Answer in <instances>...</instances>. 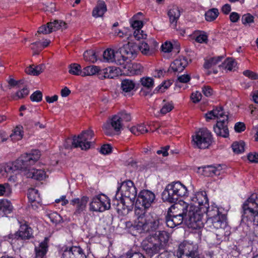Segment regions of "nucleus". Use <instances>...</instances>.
I'll return each instance as SVG.
<instances>
[{"label": "nucleus", "mask_w": 258, "mask_h": 258, "mask_svg": "<svg viewBox=\"0 0 258 258\" xmlns=\"http://www.w3.org/2000/svg\"><path fill=\"white\" fill-rule=\"evenodd\" d=\"M69 72L73 75L81 76L82 74V70L81 66L78 63H72L69 66Z\"/></svg>", "instance_id": "44"}, {"label": "nucleus", "mask_w": 258, "mask_h": 258, "mask_svg": "<svg viewBox=\"0 0 258 258\" xmlns=\"http://www.w3.org/2000/svg\"><path fill=\"white\" fill-rule=\"evenodd\" d=\"M93 136L94 133L92 130L84 131L77 137L75 136L73 138L72 146L74 148H80L84 150L89 149Z\"/></svg>", "instance_id": "9"}, {"label": "nucleus", "mask_w": 258, "mask_h": 258, "mask_svg": "<svg viewBox=\"0 0 258 258\" xmlns=\"http://www.w3.org/2000/svg\"><path fill=\"white\" fill-rule=\"evenodd\" d=\"M18 237L20 240H29L33 237V230L27 224H21L17 231Z\"/></svg>", "instance_id": "23"}, {"label": "nucleus", "mask_w": 258, "mask_h": 258, "mask_svg": "<svg viewBox=\"0 0 258 258\" xmlns=\"http://www.w3.org/2000/svg\"><path fill=\"white\" fill-rule=\"evenodd\" d=\"M222 64V65L219 64L218 66V67H224L225 69H227L229 71H232L233 69L235 67L236 65V62L234 61V60L233 58H228L224 61V62Z\"/></svg>", "instance_id": "48"}, {"label": "nucleus", "mask_w": 258, "mask_h": 258, "mask_svg": "<svg viewBox=\"0 0 258 258\" xmlns=\"http://www.w3.org/2000/svg\"><path fill=\"white\" fill-rule=\"evenodd\" d=\"M157 258H176L175 255L171 252L168 251H164L160 253Z\"/></svg>", "instance_id": "62"}, {"label": "nucleus", "mask_w": 258, "mask_h": 258, "mask_svg": "<svg viewBox=\"0 0 258 258\" xmlns=\"http://www.w3.org/2000/svg\"><path fill=\"white\" fill-rule=\"evenodd\" d=\"M106 11L107 6L105 2L103 1H98L92 11V16L95 18L101 17Z\"/></svg>", "instance_id": "30"}, {"label": "nucleus", "mask_w": 258, "mask_h": 258, "mask_svg": "<svg viewBox=\"0 0 258 258\" xmlns=\"http://www.w3.org/2000/svg\"><path fill=\"white\" fill-rule=\"evenodd\" d=\"M244 146L245 144L242 141L235 142L232 144L231 148L235 153L239 154L244 152Z\"/></svg>", "instance_id": "46"}, {"label": "nucleus", "mask_w": 258, "mask_h": 258, "mask_svg": "<svg viewBox=\"0 0 258 258\" xmlns=\"http://www.w3.org/2000/svg\"><path fill=\"white\" fill-rule=\"evenodd\" d=\"M184 217V216L171 214V213L167 214L166 217V225L170 228H174L182 223Z\"/></svg>", "instance_id": "24"}, {"label": "nucleus", "mask_w": 258, "mask_h": 258, "mask_svg": "<svg viewBox=\"0 0 258 258\" xmlns=\"http://www.w3.org/2000/svg\"><path fill=\"white\" fill-rule=\"evenodd\" d=\"M88 200V197L83 196L81 199L76 198L71 201V204L72 205L76 206V209L74 212L75 215H79L85 210Z\"/></svg>", "instance_id": "20"}, {"label": "nucleus", "mask_w": 258, "mask_h": 258, "mask_svg": "<svg viewBox=\"0 0 258 258\" xmlns=\"http://www.w3.org/2000/svg\"><path fill=\"white\" fill-rule=\"evenodd\" d=\"M110 208V200L104 194L95 196L90 203V210L92 211L103 212Z\"/></svg>", "instance_id": "11"}, {"label": "nucleus", "mask_w": 258, "mask_h": 258, "mask_svg": "<svg viewBox=\"0 0 258 258\" xmlns=\"http://www.w3.org/2000/svg\"><path fill=\"white\" fill-rule=\"evenodd\" d=\"M47 216L55 224L59 223L62 220L61 216L56 212H51L47 214Z\"/></svg>", "instance_id": "51"}, {"label": "nucleus", "mask_w": 258, "mask_h": 258, "mask_svg": "<svg viewBox=\"0 0 258 258\" xmlns=\"http://www.w3.org/2000/svg\"><path fill=\"white\" fill-rule=\"evenodd\" d=\"M223 58L224 57L223 56H218L205 60L204 68L206 70H213V71H208L207 73L208 75H210L212 73L214 74H217L218 73V70H215L214 67L220 62H221Z\"/></svg>", "instance_id": "21"}, {"label": "nucleus", "mask_w": 258, "mask_h": 258, "mask_svg": "<svg viewBox=\"0 0 258 258\" xmlns=\"http://www.w3.org/2000/svg\"><path fill=\"white\" fill-rule=\"evenodd\" d=\"M42 93L40 91L34 92L31 96L30 99L32 101L40 102L42 100Z\"/></svg>", "instance_id": "56"}, {"label": "nucleus", "mask_w": 258, "mask_h": 258, "mask_svg": "<svg viewBox=\"0 0 258 258\" xmlns=\"http://www.w3.org/2000/svg\"><path fill=\"white\" fill-rule=\"evenodd\" d=\"M191 201L194 203H197L200 206H204L205 208H207L206 205H208L207 194L204 191L197 192L191 198Z\"/></svg>", "instance_id": "29"}, {"label": "nucleus", "mask_w": 258, "mask_h": 258, "mask_svg": "<svg viewBox=\"0 0 258 258\" xmlns=\"http://www.w3.org/2000/svg\"><path fill=\"white\" fill-rule=\"evenodd\" d=\"M222 168L220 165L217 167L208 165L203 168V174L206 176L220 175Z\"/></svg>", "instance_id": "32"}, {"label": "nucleus", "mask_w": 258, "mask_h": 258, "mask_svg": "<svg viewBox=\"0 0 258 258\" xmlns=\"http://www.w3.org/2000/svg\"><path fill=\"white\" fill-rule=\"evenodd\" d=\"M124 69H127L126 75L129 76L140 75L143 72V67L139 63H127L125 66L123 67Z\"/></svg>", "instance_id": "28"}, {"label": "nucleus", "mask_w": 258, "mask_h": 258, "mask_svg": "<svg viewBox=\"0 0 258 258\" xmlns=\"http://www.w3.org/2000/svg\"><path fill=\"white\" fill-rule=\"evenodd\" d=\"M85 60L91 62H95L97 60V56L95 51L93 50L86 51L83 54Z\"/></svg>", "instance_id": "49"}, {"label": "nucleus", "mask_w": 258, "mask_h": 258, "mask_svg": "<svg viewBox=\"0 0 258 258\" xmlns=\"http://www.w3.org/2000/svg\"><path fill=\"white\" fill-rule=\"evenodd\" d=\"M158 242V241L152 236L144 242L143 248L148 256L151 257L160 252L161 250H164Z\"/></svg>", "instance_id": "14"}, {"label": "nucleus", "mask_w": 258, "mask_h": 258, "mask_svg": "<svg viewBox=\"0 0 258 258\" xmlns=\"http://www.w3.org/2000/svg\"><path fill=\"white\" fill-rule=\"evenodd\" d=\"M126 56L121 53L120 50L118 49L117 51L115 52V58L114 62L118 65H122L123 67L130 62L131 60L128 58H125Z\"/></svg>", "instance_id": "35"}, {"label": "nucleus", "mask_w": 258, "mask_h": 258, "mask_svg": "<svg viewBox=\"0 0 258 258\" xmlns=\"http://www.w3.org/2000/svg\"><path fill=\"white\" fill-rule=\"evenodd\" d=\"M48 251L47 243L43 241L38 246L35 247V256L34 258H46V254Z\"/></svg>", "instance_id": "31"}, {"label": "nucleus", "mask_w": 258, "mask_h": 258, "mask_svg": "<svg viewBox=\"0 0 258 258\" xmlns=\"http://www.w3.org/2000/svg\"><path fill=\"white\" fill-rule=\"evenodd\" d=\"M115 71H116V69L113 67L105 68L98 74L99 78L101 79L105 78L113 79L118 75V74H115Z\"/></svg>", "instance_id": "33"}, {"label": "nucleus", "mask_w": 258, "mask_h": 258, "mask_svg": "<svg viewBox=\"0 0 258 258\" xmlns=\"http://www.w3.org/2000/svg\"><path fill=\"white\" fill-rule=\"evenodd\" d=\"M219 14L218 10L216 8H213L206 12L205 19L207 21L212 22L218 17Z\"/></svg>", "instance_id": "41"}, {"label": "nucleus", "mask_w": 258, "mask_h": 258, "mask_svg": "<svg viewBox=\"0 0 258 258\" xmlns=\"http://www.w3.org/2000/svg\"><path fill=\"white\" fill-rule=\"evenodd\" d=\"M228 117L225 116V119H220L217 121L214 126V131L218 136L223 138H228L229 135V130L227 127Z\"/></svg>", "instance_id": "16"}, {"label": "nucleus", "mask_w": 258, "mask_h": 258, "mask_svg": "<svg viewBox=\"0 0 258 258\" xmlns=\"http://www.w3.org/2000/svg\"><path fill=\"white\" fill-rule=\"evenodd\" d=\"M211 133L207 128H202L192 136L193 146L200 149L208 148L213 142Z\"/></svg>", "instance_id": "7"}, {"label": "nucleus", "mask_w": 258, "mask_h": 258, "mask_svg": "<svg viewBox=\"0 0 258 258\" xmlns=\"http://www.w3.org/2000/svg\"><path fill=\"white\" fill-rule=\"evenodd\" d=\"M256 198L255 194H252L242 205V222H245V219L251 217V214H254L257 211V208L253 200Z\"/></svg>", "instance_id": "13"}, {"label": "nucleus", "mask_w": 258, "mask_h": 258, "mask_svg": "<svg viewBox=\"0 0 258 258\" xmlns=\"http://www.w3.org/2000/svg\"><path fill=\"white\" fill-rule=\"evenodd\" d=\"M251 217L245 219V222H242L245 224H248L249 223H253L254 225L258 226V212L254 213V214H251Z\"/></svg>", "instance_id": "53"}, {"label": "nucleus", "mask_w": 258, "mask_h": 258, "mask_svg": "<svg viewBox=\"0 0 258 258\" xmlns=\"http://www.w3.org/2000/svg\"><path fill=\"white\" fill-rule=\"evenodd\" d=\"M137 218L133 225V228L139 233L156 232L163 228L164 221L157 216L147 214L143 209L135 210Z\"/></svg>", "instance_id": "2"}, {"label": "nucleus", "mask_w": 258, "mask_h": 258, "mask_svg": "<svg viewBox=\"0 0 258 258\" xmlns=\"http://www.w3.org/2000/svg\"><path fill=\"white\" fill-rule=\"evenodd\" d=\"M130 131L133 134L136 136H139L148 132L146 126L142 124L132 127L131 128Z\"/></svg>", "instance_id": "45"}, {"label": "nucleus", "mask_w": 258, "mask_h": 258, "mask_svg": "<svg viewBox=\"0 0 258 258\" xmlns=\"http://www.w3.org/2000/svg\"><path fill=\"white\" fill-rule=\"evenodd\" d=\"M187 65V59L184 57H179L171 63L170 68L175 72H181Z\"/></svg>", "instance_id": "26"}, {"label": "nucleus", "mask_w": 258, "mask_h": 258, "mask_svg": "<svg viewBox=\"0 0 258 258\" xmlns=\"http://www.w3.org/2000/svg\"><path fill=\"white\" fill-rule=\"evenodd\" d=\"M207 121L211 119H215L216 118H223L225 119V116H228L225 114L223 108L221 106L216 107L212 110L208 112L205 115Z\"/></svg>", "instance_id": "25"}, {"label": "nucleus", "mask_w": 258, "mask_h": 258, "mask_svg": "<svg viewBox=\"0 0 258 258\" xmlns=\"http://www.w3.org/2000/svg\"><path fill=\"white\" fill-rule=\"evenodd\" d=\"M40 157V153L36 150L23 154L13 163L5 165L4 167L5 172L7 174H11L15 172H19L20 171L24 173V170L27 166L33 165Z\"/></svg>", "instance_id": "4"}, {"label": "nucleus", "mask_w": 258, "mask_h": 258, "mask_svg": "<svg viewBox=\"0 0 258 258\" xmlns=\"http://www.w3.org/2000/svg\"><path fill=\"white\" fill-rule=\"evenodd\" d=\"M186 187L179 181L172 182L167 184L162 193V199L169 203H175L168 211V214L184 216V219L190 205L182 201L175 203L180 198L187 196Z\"/></svg>", "instance_id": "1"}, {"label": "nucleus", "mask_w": 258, "mask_h": 258, "mask_svg": "<svg viewBox=\"0 0 258 258\" xmlns=\"http://www.w3.org/2000/svg\"><path fill=\"white\" fill-rule=\"evenodd\" d=\"M29 94V90L27 88L24 87L22 90L18 91L16 93V96L18 99L22 98L27 96Z\"/></svg>", "instance_id": "61"}, {"label": "nucleus", "mask_w": 258, "mask_h": 258, "mask_svg": "<svg viewBox=\"0 0 258 258\" xmlns=\"http://www.w3.org/2000/svg\"><path fill=\"white\" fill-rule=\"evenodd\" d=\"M44 64H40L33 67V66H30L25 69V72L29 75L33 76H38L44 70Z\"/></svg>", "instance_id": "36"}, {"label": "nucleus", "mask_w": 258, "mask_h": 258, "mask_svg": "<svg viewBox=\"0 0 258 258\" xmlns=\"http://www.w3.org/2000/svg\"><path fill=\"white\" fill-rule=\"evenodd\" d=\"M135 87V84L133 81L130 79H124L121 82V87L124 92H130Z\"/></svg>", "instance_id": "40"}, {"label": "nucleus", "mask_w": 258, "mask_h": 258, "mask_svg": "<svg viewBox=\"0 0 258 258\" xmlns=\"http://www.w3.org/2000/svg\"><path fill=\"white\" fill-rule=\"evenodd\" d=\"M111 147L110 145L105 144L103 145L100 150V152L102 154H108L111 152Z\"/></svg>", "instance_id": "63"}, {"label": "nucleus", "mask_w": 258, "mask_h": 258, "mask_svg": "<svg viewBox=\"0 0 258 258\" xmlns=\"http://www.w3.org/2000/svg\"><path fill=\"white\" fill-rule=\"evenodd\" d=\"M207 216L208 218L204 226L208 230H225L227 227L226 216L220 212L217 207L212 208L211 209L208 208L207 210Z\"/></svg>", "instance_id": "5"}, {"label": "nucleus", "mask_w": 258, "mask_h": 258, "mask_svg": "<svg viewBox=\"0 0 258 258\" xmlns=\"http://www.w3.org/2000/svg\"><path fill=\"white\" fill-rule=\"evenodd\" d=\"M155 199V194L149 190L141 191L138 196L135 206V210L137 209L144 210L147 212L148 209L151 206Z\"/></svg>", "instance_id": "10"}, {"label": "nucleus", "mask_w": 258, "mask_h": 258, "mask_svg": "<svg viewBox=\"0 0 258 258\" xmlns=\"http://www.w3.org/2000/svg\"><path fill=\"white\" fill-rule=\"evenodd\" d=\"M137 195V190L132 181L127 180L122 182L118 187L115 195L117 206H121L122 209L128 210L130 207L134 205Z\"/></svg>", "instance_id": "3"}, {"label": "nucleus", "mask_w": 258, "mask_h": 258, "mask_svg": "<svg viewBox=\"0 0 258 258\" xmlns=\"http://www.w3.org/2000/svg\"><path fill=\"white\" fill-rule=\"evenodd\" d=\"M47 25H48V27L50 28L51 32L59 29H66L67 28V24L60 20H54L53 22L48 23Z\"/></svg>", "instance_id": "34"}, {"label": "nucleus", "mask_w": 258, "mask_h": 258, "mask_svg": "<svg viewBox=\"0 0 258 258\" xmlns=\"http://www.w3.org/2000/svg\"><path fill=\"white\" fill-rule=\"evenodd\" d=\"M152 237L155 238L156 240L158 241V243L165 249L166 244L169 240V234L168 233L160 230L156 231Z\"/></svg>", "instance_id": "27"}, {"label": "nucleus", "mask_w": 258, "mask_h": 258, "mask_svg": "<svg viewBox=\"0 0 258 258\" xmlns=\"http://www.w3.org/2000/svg\"><path fill=\"white\" fill-rule=\"evenodd\" d=\"M115 58V52L111 48H107L103 52V58L109 62H113Z\"/></svg>", "instance_id": "43"}, {"label": "nucleus", "mask_w": 258, "mask_h": 258, "mask_svg": "<svg viewBox=\"0 0 258 258\" xmlns=\"http://www.w3.org/2000/svg\"><path fill=\"white\" fill-rule=\"evenodd\" d=\"M173 108V104L171 102L166 103L163 105L160 110V112L163 114H165L170 112Z\"/></svg>", "instance_id": "55"}, {"label": "nucleus", "mask_w": 258, "mask_h": 258, "mask_svg": "<svg viewBox=\"0 0 258 258\" xmlns=\"http://www.w3.org/2000/svg\"><path fill=\"white\" fill-rule=\"evenodd\" d=\"M141 84L148 89H151L153 87L154 80L150 77L143 78L141 79Z\"/></svg>", "instance_id": "50"}, {"label": "nucleus", "mask_w": 258, "mask_h": 258, "mask_svg": "<svg viewBox=\"0 0 258 258\" xmlns=\"http://www.w3.org/2000/svg\"><path fill=\"white\" fill-rule=\"evenodd\" d=\"M12 193V186L9 183L0 184V196L9 197Z\"/></svg>", "instance_id": "42"}, {"label": "nucleus", "mask_w": 258, "mask_h": 258, "mask_svg": "<svg viewBox=\"0 0 258 258\" xmlns=\"http://www.w3.org/2000/svg\"><path fill=\"white\" fill-rule=\"evenodd\" d=\"M204 214L199 208L190 205L185 220L189 228L193 229H200L205 227L203 220Z\"/></svg>", "instance_id": "6"}, {"label": "nucleus", "mask_w": 258, "mask_h": 258, "mask_svg": "<svg viewBox=\"0 0 258 258\" xmlns=\"http://www.w3.org/2000/svg\"><path fill=\"white\" fill-rule=\"evenodd\" d=\"M195 40L199 43H202L207 42L208 36L204 31H198L194 33Z\"/></svg>", "instance_id": "47"}, {"label": "nucleus", "mask_w": 258, "mask_h": 258, "mask_svg": "<svg viewBox=\"0 0 258 258\" xmlns=\"http://www.w3.org/2000/svg\"><path fill=\"white\" fill-rule=\"evenodd\" d=\"M241 21L243 24H250L253 23L254 17L249 13H247L242 16Z\"/></svg>", "instance_id": "52"}, {"label": "nucleus", "mask_w": 258, "mask_h": 258, "mask_svg": "<svg viewBox=\"0 0 258 258\" xmlns=\"http://www.w3.org/2000/svg\"><path fill=\"white\" fill-rule=\"evenodd\" d=\"M177 256L178 258H200L198 246L187 241L179 244Z\"/></svg>", "instance_id": "8"}, {"label": "nucleus", "mask_w": 258, "mask_h": 258, "mask_svg": "<svg viewBox=\"0 0 258 258\" xmlns=\"http://www.w3.org/2000/svg\"><path fill=\"white\" fill-rule=\"evenodd\" d=\"M247 158L251 163H258V154L255 152L249 153Z\"/></svg>", "instance_id": "64"}, {"label": "nucleus", "mask_w": 258, "mask_h": 258, "mask_svg": "<svg viewBox=\"0 0 258 258\" xmlns=\"http://www.w3.org/2000/svg\"><path fill=\"white\" fill-rule=\"evenodd\" d=\"M173 46L171 43L169 42H165L161 46V50L163 52L165 53H169L172 50Z\"/></svg>", "instance_id": "59"}, {"label": "nucleus", "mask_w": 258, "mask_h": 258, "mask_svg": "<svg viewBox=\"0 0 258 258\" xmlns=\"http://www.w3.org/2000/svg\"><path fill=\"white\" fill-rule=\"evenodd\" d=\"M123 123L120 121L119 116L117 114L113 115L103 126L104 133L108 136L113 134L112 129L118 133L122 129Z\"/></svg>", "instance_id": "12"}, {"label": "nucleus", "mask_w": 258, "mask_h": 258, "mask_svg": "<svg viewBox=\"0 0 258 258\" xmlns=\"http://www.w3.org/2000/svg\"><path fill=\"white\" fill-rule=\"evenodd\" d=\"M100 69L99 67L96 66H89L85 67L82 70V76H93L99 73Z\"/></svg>", "instance_id": "38"}, {"label": "nucleus", "mask_w": 258, "mask_h": 258, "mask_svg": "<svg viewBox=\"0 0 258 258\" xmlns=\"http://www.w3.org/2000/svg\"><path fill=\"white\" fill-rule=\"evenodd\" d=\"M158 46L157 42L154 39L148 41V42L143 41L138 45L139 50L147 56L153 55L156 50Z\"/></svg>", "instance_id": "15"}, {"label": "nucleus", "mask_w": 258, "mask_h": 258, "mask_svg": "<svg viewBox=\"0 0 258 258\" xmlns=\"http://www.w3.org/2000/svg\"><path fill=\"white\" fill-rule=\"evenodd\" d=\"M23 137V128L22 126H17L13 131L10 137L13 141H17L22 139Z\"/></svg>", "instance_id": "37"}, {"label": "nucleus", "mask_w": 258, "mask_h": 258, "mask_svg": "<svg viewBox=\"0 0 258 258\" xmlns=\"http://www.w3.org/2000/svg\"><path fill=\"white\" fill-rule=\"evenodd\" d=\"M63 252L65 258H87L84 250L79 246L66 247Z\"/></svg>", "instance_id": "17"}, {"label": "nucleus", "mask_w": 258, "mask_h": 258, "mask_svg": "<svg viewBox=\"0 0 258 258\" xmlns=\"http://www.w3.org/2000/svg\"><path fill=\"white\" fill-rule=\"evenodd\" d=\"M243 74L249 78V79H252V80H257L258 79V75L250 70H245L243 72Z\"/></svg>", "instance_id": "60"}, {"label": "nucleus", "mask_w": 258, "mask_h": 258, "mask_svg": "<svg viewBox=\"0 0 258 258\" xmlns=\"http://www.w3.org/2000/svg\"><path fill=\"white\" fill-rule=\"evenodd\" d=\"M27 166L24 170V175L27 178H31L37 180H42L46 178V173L44 170L35 168L29 169Z\"/></svg>", "instance_id": "19"}, {"label": "nucleus", "mask_w": 258, "mask_h": 258, "mask_svg": "<svg viewBox=\"0 0 258 258\" xmlns=\"http://www.w3.org/2000/svg\"><path fill=\"white\" fill-rule=\"evenodd\" d=\"M180 11L176 6H173L168 9L167 15L169 19L170 24L173 28L176 27V24L180 16Z\"/></svg>", "instance_id": "22"}, {"label": "nucleus", "mask_w": 258, "mask_h": 258, "mask_svg": "<svg viewBox=\"0 0 258 258\" xmlns=\"http://www.w3.org/2000/svg\"><path fill=\"white\" fill-rule=\"evenodd\" d=\"M28 198L29 200L32 203L36 202L37 204H40L41 202L38 190L36 189H30L28 191Z\"/></svg>", "instance_id": "39"}, {"label": "nucleus", "mask_w": 258, "mask_h": 258, "mask_svg": "<svg viewBox=\"0 0 258 258\" xmlns=\"http://www.w3.org/2000/svg\"><path fill=\"white\" fill-rule=\"evenodd\" d=\"M120 118V121L123 123L124 122H128L131 120L130 114L124 111L119 112L117 114Z\"/></svg>", "instance_id": "54"}, {"label": "nucleus", "mask_w": 258, "mask_h": 258, "mask_svg": "<svg viewBox=\"0 0 258 258\" xmlns=\"http://www.w3.org/2000/svg\"><path fill=\"white\" fill-rule=\"evenodd\" d=\"M119 49L121 53L126 56L125 58H128L131 61L137 56L139 51L138 45L134 42H128Z\"/></svg>", "instance_id": "18"}, {"label": "nucleus", "mask_w": 258, "mask_h": 258, "mask_svg": "<svg viewBox=\"0 0 258 258\" xmlns=\"http://www.w3.org/2000/svg\"><path fill=\"white\" fill-rule=\"evenodd\" d=\"M134 36L137 40H139L141 39H146L147 35L141 29L135 30L134 32Z\"/></svg>", "instance_id": "57"}, {"label": "nucleus", "mask_w": 258, "mask_h": 258, "mask_svg": "<svg viewBox=\"0 0 258 258\" xmlns=\"http://www.w3.org/2000/svg\"><path fill=\"white\" fill-rule=\"evenodd\" d=\"M202 95L201 92L196 91L193 92L190 96L191 99L195 103L199 102L202 99Z\"/></svg>", "instance_id": "58"}]
</instances>
